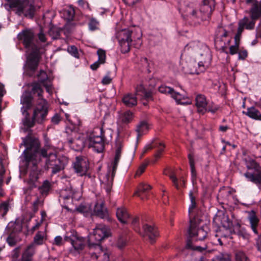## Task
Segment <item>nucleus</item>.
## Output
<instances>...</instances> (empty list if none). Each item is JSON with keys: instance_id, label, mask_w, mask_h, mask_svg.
<instances>
[{"instance_id": "obj_1", "label": "nucleus", "mask_w": 261, "mask_h": 261, "mask_svg": "<svg viewBox=\"0 0 261 261\" xmlns=\"http://www.w3.org/2000/svg\"><path fill=\"white\" fill-rule=\"evenodd\" d=\"M182 68L186 73L198 74L209 65L211 55L208 47L199 41H192L185 47L182 54Z\"/></svg>"}, {"instance_id": "obj_2", "label": "nucleus", "mask_w": 261, "mask_h": 261, "mask_svg": "<svg viewBox=\"0 0 261 261\" xmlns=\"http://www.w3.org/2000/svg\"><path fill=\"white\" fill-rule=\"evenodd\" d=\"M23 143L26 147L22 154L24 166L28 167L31 164H38L40 161L38 151L40 145L39 139L28 135L23 139Z\"/></svg>"}, {"instance_id": "obj_3", "label": "nucleus", "mask_w": 261, "mask_h": 261, "mask_svg": "<svg viewBox=\"0 0 261 261\" xmlns=\"http://www.w3.org/2000/svg\"><path fill=\"white\" fill-rule=\"evenodd\" d=\"M208 228L207 226H203L196 228L195 224L191 223L188 230L189 238L187 241L186 247L200 252H203L207 248V245L204 244L202 246L196 244L198 241H203L206 238L208 234Z\"/></svg>"}, {"instance_id": "obj_4", "label": "nucleus", "mask_w": 261, "mask_h": 261, "mask_svg": "<svg viewBox=\"0 0 261 261\" xmlns=\"http://www.w3.org/2000/svg\"><path fill=\"white\" fill-rule=\"evenodd\" d=\"M213 11L210 6L202 4L199 7L194 3L188 5L185 9L187 16L192 20L198 22L210 18Z\"/></svg>"}, {"instance_id": "obj_5", "label": "nucleus", "mask_w": 261, "mask_h": 261, "mask_svg": "<svg viewBox=\"0 0 261 261\" xmlns=\"http://www.w3.org/2000/svg\"><path fill=\"white\" fill-rule=\"evenodd\" d=\"M116 149L113 168L110 169L102 179V183L106 186V189L108 192L111 190L113 185L114 177L117 168L118 163L120 160L122 147V143L120 139H117L116 141Z\"/></svg>"}, {"instance_id": "obj_6", "label": "nucleus", "mask_w": 261, "mask_h": 261, "mask_svg": "<svg viewBox=\"0 0 261 261\" xmlns=\"http://www.w3.org/2000/svg\"><path fill=\"white\" fill-rule=\"evenodd\" d=\"M109 229L102 224H97L93 229L92 234L89 236L88 246L90 247H100V242L110 235Z\"/></svg>"}, {"instance_id": "obj_7", "label": "nucleus", "mask_w": 261, "mask_h": 261, "mask_svg": "<svg viewBox=\"0 0 261 261\" xmlns=\"http://www.w3.org/2000/svg\"><path fill=\"white\" fill-rule=\"evenodd\" d=\"M19 40L22 41L24 48L27 51L38 50L42 48L38 42H35V35L31 29H25L20 32L17 35Z\"/></svg>"}, {"instance_id": "obj_8", "label": "nucleus", "mask_w": 261, "mask_h": 261, "mask_svg": "<svg viewBox=\"0 0 261 261\" xmlns=\"http://www.w3.org/2000/svg\"><path fill=\"white\" fill-rule=\"evenodd\" d=\"M10 2L11 8L17 9L16 13L21 15L23 14L26 17L32 18L35 12L34 6L30 3L28 0H7Z\"/></svg>"}, {"instance_id": "obj_9", "label": "nucleus", "mask_w": 261, "mask_h": 261, "mask_svg": "<svg viewBox=\"0 0 261 261\" xmlns=\"http://www.w3.org/2000/svg\"><path fill=\"white\" fill-rule=\"evenodd\" d=\"M68 160L65 157L57 158L55 153L49 154V159L46 160L45 169H51V173L55 174L63 170L67 164Z\"/></svg>"}, {"instance_id": "obj_10", "label": "nucleus", "mask_w": 261, "mask_h": 261, "mask_svg": "<svg viewBox=\"0 0 261 261\" xmlns=\"http://www.w3.org/2000/svg\"><path fill=\"white\" fill-rule=\"evenodd\" d=\"M48 114V103L43 98L38 99L37 104L34 110L33 119L38 123H42L46 119Z\"/></svg>"}, {"instance_id": "obj_11", "label": "nucleus", "mask_w": 261, "mask_h": 261, "mask_svg": "<svg viewBox=\"0 0 261 261\" xmlns=\"http://www.w3.org/2000/svg\"><path fill=\"white\" fill-rule=\"evenodd\" d=\"M64 239L66 241L70 242L74 249L77 251L82 250L85 246V239L80 236L76 231H71L70 235L66 236Z\"/></svg>"}, {"instance_id": "obj_12", "label": "nucleus", "mask_w": 261, "mask_h": 261, "mask_svg": "<svg viewBox=\"0 0 261 261\" xmlns=\"http://www.w3.org/2000/svg\"><path fill=\"white\" fill-rule=\"evenodd\" d=\"M102 133L100 136H95L91 135L88 139V146L89 148L92 147L97 152H102L105 147L104 141Z\"/></svg>"}, {"instance_id": "obj_13", "label": "nucleus", "mask_w": 261, "mask_h": 261, "mask_svg": "<svg viewBox=\"0 0 261 261\" xmlns=\"http://www.w3.org/2000/svg\"><path fill=\"white\" fill-rule=\"evenodd\" d=\"M74 169L80 176L86 175L89 169V162L85 157L77 156L74 163Z\"/></svg>"}, {"instance_id": "obj_14", "label": "nucleus", "mask_w": 261, "mask_h": 261, "mask_svg": "<svg viewBox=\"0 0 261 261\" xmlns=\"http://www.w3.org/2000/svg\"><path fill=\"white\" fill-rule=\"evenodd\" d=\"M40 49H39L38 50L27 51L29 54L27 58L26 66L31 70L34 71L38 67Z\"/></svg>"}, {"instance_id": "obj_15", "label": "nucleus", "mask_w": 261, "mask_h": 261, "mask_svg": "<svg viewBox=\"0 0 261 261\" xmlns=\"http://www.w3.org/2000/svg\"><path fill=\"white\" fill-rule=\"evenodd\" d=\"M214 222L216 223H220L221 226L223 228H231L232 227V222L229 219L227 215L223 212H219L214 218Z\"/></svg>"}, {"instance_id": "obj_16", "label": "nucleus", "mask_w": 261, "mask_h": 261, "mask_svg": "<svg viewBox=\"0 0 261 261\" xmlns=\"http://www.w3.org/2000/svg\"><path fill=\"white\" fill-rule=\"evenodd\" d=\"M68 143L72 149L77 151H82L86 144L85 138L82 135L74 139H68Z\"/></svg>"}, {"instance_id": "obj_17", "label": "nucleus", "mask_w": 261, "mask_h": 261, "mask_svg": "<svg viewBox=\"0 0 261 261\" xmlns=\"http://www.w3.org/2000/svg\"><path fill=\"white\" fill-rule=\"evenodd\" d=\"M244 176L250 181L255 184L259 189H261V168L252 172H247Z\"/></svg>"}, {"instance_id": "obj_18", "label": "nucleus", "mask_w": 261, "mask_h": 261, "mask_svg": "<svg viewBox=\"0 0 261 261\" xmlns=\"http://www.w3.org/2000/svg\"><path fill=\"white\" fill-rule=\"evenodd\" d=\"M143 232L142 234L143 236H147L151 243L155 241V239L159 235L156 229L151 225L145 224L143 226Z\"/></svg>"}, {"instance_id": "obj_19", "label": "nucleus", "mask_w": 261, "mask_h": 261, "mask_svg": "<svg viewBox=\"0 0 261 261\" xmlns=\"http://www.w3.org/2000/svg\"><path fill=\"white\" fill-rule=\"evenodd\" d=\"M233 232L232 229L231 228H223L219 227L216 232L215 237L217 238V241L220 245H223L222 239H226L230 237L231 234Z\"/></svg>"}, {"instance_id": "obj_20", "label": "nucleus", "mask_w": 261, "mask_h": 261, "mask_svg": "<svg viewBox=\"0 0 261 261\" xmlns=\"http://www.w3.org/2000/svg\"><path fill=\"white\" fill-rule=\"evenodd\" d=\"M25 166L27 168H29L32 167V171L30 173L28 183L31 188H35L36 187V182L39 178L38 174L39 170L38 169L37 164L36 165L31 164L28 167L26 166Z\"/></svg>"}, {"instance_id": "obj_21", "label": "nucleus", "mask_w": 261, "mask_h": 261, "mask_svg": "<svg viewBox=\"0 0 261 261\" xmlns=\"http://www.w3.org/2000/svg\"><path fill=\"white\" fill-rule=\"evenodd\" d=\"M94 213L96 216L102 219L108 217V212L107 209L104 206L103 202H97L95 203Z\"/></svg>"}, {"instance_id": "obj_22", "label": "nucleus", "mask_w": 261, "mask_h": 261, "mask_svg": "<svg viewBox=\"0 0 261 261\" xmlns=\"http://www.w3.org/2000/svg\"><path fill=\"white\" fill-rule=\"evenodd\" d=\"M136 94L128 93L124 94L122 99L124 105L128 108L134 107L137 105V98Z\"/></svg>"}, {"instance_id": "obj_23", "label": "nucleus", "mask_w": 261, "mask_h": 261, "mask_svg": "<svg viewBox=\"0 0 261 261\" xmlns=\"http://www.w3.org/2000/svg\"><path fill=\"white\" fill-rule=\"evenodd\" d=\"M207 102L205 97L202 94L198 95L196 97V106L199 113L203 114L206 112Z\"/></svg>"}, {"instance_id": "obj_24", "label": "nucleus", "mask_w": 261, "mask_h": 261, "mask_svg": "<svg viewBox=\"0 0 261 261\" xmlns=\"http://www.w3.org/2000/svg\"><path fill=\"white\" fill-rule=\"evenodd\" d=\"M133 32L128 29L120 30L116 34V37L118 41H132Z\"/></svg>"}, {"instance_id": "obj_25", "label": "nucleus", "mask_w": 261, "mask_h": 261, "mask_svg": "<svg viewBox=\"0 0 261 261\" xmlns=\"http://www.w3.org/2000/svg\"><path fill=\"white\" fill-rule=\"evenodd\" d=\"M116 216L118 220L123 224L127 223L130 217L127 210L124 207H119L117 209Z\"/></svg>"}, {"instance_id": "obj_26", "label": "nucleus", "mask_w": 261, "mask_h": 261, "mask_svg": "<svg viewBox=\"0 0 261 261\" xmlns=\"http://www.w3.org/2000/svg\"><path fill=\"white\" fill-rule=\"evenodd\" d=\"M35 252V248L34 245H30L22 253L21 261H32Z\"/></svg>"}, {"instance_id": "obj_27", "label": "nucleus", "mask_w": 261, "mask_h": 261, "mask_svg": "<svg viewBox=\"0 0 261 261\" xmlns=\"http://www.w3.org/2000/svg\"><path fill=\"white\" fill-rule=\"evenodd\" d=\"M153 148H158V151L154 155V157L157 160L158 158H160L161 154L164 151V149L165 148V145L163 144L162 142H160L159 143H156L154 145H151V144L147 145L144 147V150L143 151V153H146L148 150L151 149Z\"/></svg>"}, {"instance_id": "obj_28", "label": "nucleus", "mask_w": 261, "mask_h": 261, "mask_svg": "<svg viewBox=\"0 0 261 261\" xmlns=\"http://www.w3.org/2000/svg\"><path fill=\"white\" fill-rule=\"evenodd\" d=\"M251 17L252 19H257L261 16V4L258 2L253 3L250 9Z\"/></svg>"}, {"instance_id": "obj_29", "label": "nucleus", "mask_w": 261, "mask_h": 261, "mask_svg": "<svg viewBox=\"0 0 261 261\" xmlns=\"http://www.w3.org/2000/svg\"><path fill=\"white\" fill-rule=\"evenodd\" d=\"M136 94L141 95L147 101L152 100V94L151 91H146L142 85L138 86L136 89Z\"/></svg>"}, {"instance_id": "obj_30", "label": "nucleus", "mask_w": 261, "mask_h": 261, "mask_svg": "<svg viewBox=\"0 0 261 261\" xmlns=\"http://www.w3.org/2000/svg\"><path fill=\"white\" fill-rule=\"evenodd\" d=\"M243 113L252 119L261 120V113L254 107L248 108L247 111H243Z\"/></svg>"}, {"instance_id": "obj_31", "label": "nucleus", "mask_w": 261, "mask_h": 261, "mask_svg": "<svg viewBox=\"0 0 261 261\" xmlns=\"http://www.w3.org/2000/svg\"><path fill=\"white\" fill-rule=\"evenodd\" d=\"M248 220L249 221L251 228L254 233L256 234H258V233L257 230V227L258 225L259 219L253 211H252L250 214L249 216L248 217Z\"/></svg>"}, {"instance_id": "obj_32", "label": "nucleus", "mask_w": 261, "mask_h": 261, "mask_svg": "<svg viewBox=\"0 0 261 261\" xmlns=\"http://www.w3.org/2000/svg\"><path fill=\"white\" fill-rule=\"evenodd\" d=\"M22 229V225L19 222H10L6 227V231L8 234L19 232Z\"/></svg>"}, {"instance_id": "obj_33", "label": "nucleus", "mask_w": 261, "mask_h": 261, "mask_svg": "<svg viewBox=\"0 0 261 261\" xmlns=\"http://www.w3.org/2000/svg\"><path fill=\"white\" fill-rule=\"evenodd\" d=\"M133 113L130 111H127L119 114V121L122 123L128 124L133 118Z\"/></svg>"}, {"instance_id": "obj_34", "label": "nucleus", "mask_w": 261, "mask_h": 261, "mask_svg": "<svg viewBox=\"0 0 261 261\" xmlns=\"http://www.w3.org/2000/svg\"><path fill=\"white\" fill-rule=\"evenodd\" d=\"M149 128V125L146 121H140L136 126V131L138 134V137L142 136Z\"/></svg>"}, {"instance_id": "obj_35", "label": "nucleus", "mask_w": 261, "mask_h": 261, "mask_svg": "<svg viewBox=\"0 0 261 261\" xmlns=\"http://www.w3.org/2000/svg\"><path fill=\"white\" fill-rule=\"evenodd\" d=\"M46 233L44 231H39L34 237L32 244L40 245L43 244L45 238Z\"/></svg>"}, {"instance_id": "obj_36", "label": "nucleus", "mask_w": 261, "mask_h": 261, "mask_svg": "<svg viewBox=\"0 0 261 261\" xmlns=\"http://www.w3.org/2000/svg\"><path fill=\"white\" fill-rule=\"evenodd\" d=\"M151 189V186L150 185L145 183H141L138 186L137 191L134 194L141 197V199H143V198L141 197V194L146 193Z\"/></svg>"}, {"instance_id": "obj_37", "label": "nucleus", "mask_w": 261, "mask_h": 261, "mask_svg": "<svg viewBox=\"0 0 261 261\" xmlns=\"http://www.w3.org/2000/svg\"><path fill=\"white\" fill-rule=\"evenodd\" d=\"M51 189V184L47 180L43 181L42 186L39 187L40 193L43 196H46Z\"/></svg>"}, {"instance_id": "obj_38", "label": "nucleus", "mask_w": 261, "mask_h": 261, "mask_svg": "<svg viewBox=\"0 0 261 261\" xmlns=\"http://www.w3.org/2000/svg\"><path fill=\"white\" fill-rule=\"evenodd\" d=\"M246 165L248 169L255 170L261 167L253 159L251 158L245 159Z\"/></svg>"}, {"instance_id": "obj_39", "label": "nucleus", "mask_w": 261, "mask_h": 261, "mask_svg": "<svg viewBox=\"0 0 261 261\" xmlns=\"http://www.w3.org/2000/svg\"><path fill=\"white\" fill-rule=\"evenodd\" d=\"M39 81L43 84V86L46 88V91L48 92H50V86L45 83V82L48 79V76L45 72L41 70L39 74L38 75Z\"/></svg>"}, {"instance_id": "obj_40", "label": "nucleus", "mask_w": 261, "mask_h": 261, "mask_svg": "<svg viewBox=\"0 0 261 261\" xmlns=\"http://www.w3.org/2000/svg\"><path fill=\"white\" fill-rule=\"evenodd\" d=\"M235 261H249L246 253L241 250L237 251L234 255Z\"/></svg>"}, {"instance_id": "obj_41", "label": "nucleus", "mask_w": 261, "mask_h": 261, "mask_svg": "<svg viewBox=\"0 0 261 261\" xmlns=\"http://www.w3.org/2000/svg\"><path fill=\"white\" fill-rule=\"evenodd\" d=\"M132 42L129 41H119L122 53L125 54L129 51Z\"/></svg>"}, {"instance_id": "obj_42", "label": "nucleus", "mask_w": 261, "mask_h": 261, "mask_svg": "<svg viewBox=\"0 0 261 261\" xmlns=\"http://www.w3.org/2000/svg\"><path fill=\"white\" fill-rule=\"evenodd\" d=\"M32 98L30 94H23L21 98V103L25 105L27 109H29L31 107Z\"/></svg>"}, {"instance_id": "obj_43", "label": "nucleus", "mask_w": 261, "mask_h": 261, "mask_svg": "<svg viewBox=\"0 0 261 261\" xmlns=\"http://www.w3.org/2000/svg\"><path fill=\"white\" fill-rule=\"evenodd\" d=\"M188 159L189 160V163L191 168V174L192 178H196V172L195 168V163L194 156L192 154H189L188 155Z\"/></svg>"}, {"instance_id": "obj_44", "label": "nucleus", "mask_w": 261, "mask_h": 261, "mask_svg": "<svg viewBox=\"0 0 261 261\" xmlns=\"http://www.w3.org/2000/svg\"><path fill=\"white\" fill-rule=\"evenodd\" d=\"M32 92L33 93H37V95L38 96V99L39 98H43L42 95V93L43 92V90L41 88L40 85L38 83H33L32 85Z\"/></svg>"}, {"instance_id": "obj_45", "label": "nucleus", "mask_w": 261, "mask_h": 261, "mask_svg": "<svg viewBox=\"0 0 261 261\" xmlns=\"http://www.w3.org/2000/svg\"><path fill=\"white\" fill-rule=\"evenodd\" d=\"M213 261H231V256L229 253H221L215 257Z\"/></svg>"}, {"instance_id": "obj_46", "label": "nucleus", "mask_w": 261, "mask_h": 261, "mask_svg": "<svg viewBox=\"0 0 261 261\" xmlns=\"http://www.w3.org/2000/svg\"><path fill=\"white\" fill-rule=\"evenodd\" d=\"M96 258L98 261H110V254L107 251L102 250Z\"/></svg>"}, {"instance_id": "obj_47", "label": "nucleus", "mask_w": 261, "mask_h": 261, "mask_svg": "<svg viewBox=\"0 0 261 261\" xmlns=\"http://www.w3.org/2000/svg\"><path fill=\"white\" fill-rule=\"evenodd\" d=\"M97 54L98 57L97 61L100 63L104 64L106 62V55L105 50L102 49H98L97 51Z\"/></svg>"}, {"instance_id": "obj_48", "label": "nucleus", "mask_w": 261, "mask_h": 261, "mask_svg": "<svg viewBox=\"0 0 261 261\" xmlns=\"http://www.w3.org/2000/svg\"><path fill=\"white\" fill-rule=\"evenodd\" d=\"M173 89L166 86H161L159 87L160 92L164 94H169L171 95Z\"/></svg>"}, {"instance_id": "obj_49", "label": "nucleus", "mask_w": 261, "mask_h": 261, "mask_svg": "<svg viewBox=\"0 0 261 261\" xmlns=\"http://www.w3.org/2000/svg\"><path fill=\"white\" fill-rule=\"evenodd\" d=\"M171 97L174 98L178 103H184L181 100L184 99V96L178 92H175L174 90L171 94Z\"/></svg>"}, {"instance_id": "obj_50", "label": "nucleus", "mask_w": 261, "mask_h": 261, "mask_svg": "<svg viewBox=\"0 0 261 261\" xmlns=\"http://www.w3.org/2000/svg\"><path fill=\"white\" fill-rule=\"evenodd\" d=\"M1 212L3 211V213L2 214V216L4 217L6 214L7 213L8 211L9 210L10 208V204L9 201H6L5 202H3V203H1Z\"/></svg>"}, {"instance_id": "obj_51", "label": "nucleus", "mask_w": 261, "mask_h": 261, "mask_svg": "<svg viewBox=\"0 0 261 261\" xmlns=\"http://www.w3.org/2000/svg\"><path fill=\"white\" fill-rule=\"evenodd\" d=\"M98 24V21H97L95 18H92L90 20L89 23V29L91 31H94L97 29Z\"/></svg>"}, {"instance_id": "obj_52", "label": "nucleus", "mask_w": 261, "mask_h": 261, "mask_svg": "<svg viewBox=\"0 0 261 261\" xmlns=\"http://www.w3.org/2000/svg\"><path fill=\"white\" fill-rule=\"evenodd\" d=\"M67 51L71 55L73 56L74 57L78 58H79V53L77 51V48L74 46H70L67 48Z\"/></svg>"}, {"instance_id": "obj_53", "label": "nucleus", "mask_w": 261, "mask_h": 261, "mask_svg": "<svg viewBox=\"0 0 261 261\" xmlns=\"http://www.w3.org/2000/svg\"><path fill=\"white\" fill-rule=\"evenodd\" d=\"M126 244V239L123 237H120L117 242V246L119 249L123 248Z\"/></svg>"}, {"instance_id": "obj_54", "label": "nucleus", "mask_w": 261, "mask_h": 261, "mask_svg": "<svg viewBox=\"0 0 261 261\" xmlns=\"http://www.w3.org/2000/svg\"><path fill=\"white\" fill-rule=\"evenodd\" d=\"M65 14L68 20H72L74 16V10L73 9H70L65 11Z\"/></svg>"}, {"instance_id": "obj_55", "label": "nucleus", "mask_w": 261, "mask_h": 261, "mask_svg": "<svg viewBox=\"0 0 261 261\" xmlns=\"http://www.w3.org/2000/svg\"><path fill=\"white\" fill-rule=\"evenodd\" d=\"M169 178L172 180L174 186L176 189H178L179 186L178 183V179L176 177L175 175L173 172H171L170 175H169Z\"/></svg>"}, {"instance_id": "obj_56", "label": "nucleus", "mask_w": 261, "mask_h": 261, "mask_svg": "<svg viewBox=\"0 0 261 261\" xmlns=\"http://www.w3.org/2000/svg\"><path fill=\"white\" fill-rule=\"evenodd\" d=\"M39 153L42 156L46 158V160H47L49 159V154L54 153L50 151H48L47 149L42 148L40 150V152H39Z\"/></svg>"}, {"instance_id": "obj_57", "label": "nucleus", "mask_w": 261, "mask_h": 261, "mask_svg": "<svg viewBox=\"0 0 261 261\" xmlns=\"http://www.w3.org/2000/svg\"><path fill=\"white\" fill-rule=\"evenodd\" d=\"M50 35L53 36L54 39L57 38L60 35V32L56 28H51L49 31Z\"/></svg>"}, {"instance_id": "obj_58", "label": "nucleus", "mask_w": 261, "mask_h": 261, "mask_svg": "<svg viewBox=\"0 0 261 261\" xmlns=\"http://www.w3.org/2000/svg\"><path fill=\"white\" fill-rule=\"evenodd\" d=\"M202 4L211 7L212 10H214L215 2V0H202Z\"/></svg>"}, {"instance_id": "obj_59", "label": "nucleus", "mask_w": 261, "mask_h": 261, "mask_svg": "<svg viewBox=\"0 0 261 261\" xmlns=\"http://www.w3.org/2000/svg\"><path fill=\"white\" fill-rule=\"evenodd\" d=\"M39 40L42 43H45L47 41L45 35L43 33L42 30L37 35Z\"/></svg>"}, {"instance_id": "obj_60", "label": "nucleus", "mask_w": 261, "mask_h": 261, "mask_svg": "<svg viewBox=\"0 0 261 261\" xmlns=\"http://www.w3.org/2000/svg\"><path fill=\"white\" fill-rule=\"evenodd\" d=\"M148 163H144L142 164L138 168V170L136 172L137 175H140L142 173L145 171V168H146Z\"/></svg>"}, {"instance_id": "obj_61", "label": "nucleus", "mask_w": 261, "mask_h": 261, "mask_svg": "<svg viewBox=\"0 0 261 261\" xmlns=\"http://www.w3.org/2000/svg\"><path fill=\"white\" fill-rule=\"evenodd\" d=\"M239 46L238 44H236L234 45H231L229 47L230 54L232 55L237 54L239 50Z\"/></svg>"}, {"instance_id": "obj_62", "label": "nucleus", "mask_w": 261, "mask_h": 261, "mask_svg": "<svg viewBox=\"0 0 261 261\" xmlns=\"http://www.w3.org/2000/svg\"><path fill=\"white\" fill-rule=\"evenodd\" d=\"M43 221V218L41 219V220L40 221H37L36 224L33 227H32L30 230V231H31L32 233H34L36 230L39 228V227L42 224Z\"/></svg>"}, {"instance_id": "obj_63", "label": "nucleus", "mask_w": 261, "mask_h": 261, "mask_svg": "<svg viewBox=\"0 0 261 261\" xmlns=\"http://www.w3.org/2000/svg\"><path fill=\"white\" fill-rule=\"evenodd\" d=\"M35 122V120H34L33 118L32 120H30L29 119L26 118L23 123L24 125L29 127H32L34 125Z\"/></svg>"}, {"instance_id": "obj_64", "label": "nucleus", "mask_w": 261, "mask_h": 261, "mask_svg": "<svg viewBox=\"0 0 261 261\" xmlns=\"http://www.w3.org/2000/svg\"><path fill=\"white\" fill-rule=\"evenodd\" d=\"M248 22V19L247 17H244L243 19L240 20L238 23V27L244 29L246 28V24Z\"/></svg>"}]
</instances>
